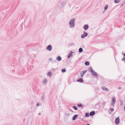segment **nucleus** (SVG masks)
Instances as JSON below:
<instances>
[{"label":"nucleus","mask_w":125,"mask_h":125,"mask_svg":"<svg viewBox=\"0 0 125 125\" xmlns=\"http://www.w3.org/2000/svg\"><path fill=\"white\" fill-rule=\"evenodd\" d=\"M88 69L91 72H92L93 70L92 69V68L91 67H90L88 68Z\"/></svg>","instance_id":"5701e85b"},{"label":"nucleus","mask_w":125,"mask_h":125,"mask_svg":"<svg viewBox=\"0 0 125 125\" xmlns=\"http://www.w3.org/2000/svg\"><path fill=\"white\" fill-rule=\"evenodd\" d=\"M41 113H39L38 114V115H41Z\"/></svg>","instance_id":"58836bf2"},{"label":"nucleus","mask_w":125,"mask_h":125,"mask_svg":"<svg viewBox=\"0 0 125 125\" xmlns=\"http://www.w3.org/2000/svg\"><path fill=\"white\" fill-rule=\"evenodd\" d=\"M108 5H106V6L104 7V9L105 10H106L107 8H108Z\"/></svg>","instance_id":"6ab92c4d"},{"label":"nucleus","mask_w":125,"mask_h":125,"mask_svg":"<svg viewBox=\"0 0 125 125\" xmlns=\"http://www.w3.org/2000/svg\"><path fill=\"white\" fill-rule=\"evenodd\" d=\"M62 72L63 73L65 72L66 71V69L65 68L62 69L61 70Z\"/></svg>","instance_id":"aec40b11"},{"label":"nucleus","mask_w":125,"mask_h":125,"mask_svg":"<svg viewBox=\"0 0 125 125\" xmlns=\"http://www.w3.org/2000/svg\"><path fill=\"white\" fill-rule=\"evenodd\" d=\"M82 106V105L81 104H78V105L77 106L78 107H81Z\"/></svg>","instance_id":"bb28decb"},{"label":"nucleus","mask_w":125,"mask_h":125,"mask_svg":"<svg viewBox=\"0 0 125 125\" xmlns=\"http://www.w3.org/2000/svg\"><path fill=\"white\" fill-rule=\"evenodd\" d=\"M73 53V52H71L69 53L68 54V58H69L71 57L72 56V54Z\"/></svg>","instance_id":"423d86ee"},{"label":"nucleus","mask_w":125,"mask_h":125,"mask_svg":"<svg viewBox=\"0 0 125 125\" xmlns=\"http://www.w3.org/2000/svg\"><path fill=\"white\" fill-rule=\"evenodd\" d=\"M88 35V33L84 31L83 34L81 36V37L82 38H84L85 37L87 36Z\"/></svg>","instance_id":"f03ea898"},{"label":"nucleus","mask_w":125,"mask_h":125,"mask_svg":"<svg viewBox=\"0 0 125 125\" xmlns=\"http://www.w3.org/2000/svg\"><path fill=\"white\" fill-rule=\"evenodd\" d=\"M91 72L94 75H96V76H97L96 73V72H95L93 70L92 72Z\"/></svg>","instance_id":"9b49d317"},{"label":"nucleus","mask_w":125,"mask_h":125,"mask_svg":"<svg viewBox=\"0 0 125 125\" xmlns=\"http://www.w3.org/2000/svg\"><path fill=\"white\" fill-rule=\"evenodd\" d=\"M78 116V115L77 114L74 115L72 118V119L73 120H75L76 118Z\"/></svg>","instance_id":"0eeeda50"},{"label":"nucleus","mask_w":125,"mask_h":125,"mask_svg":"<svg viewBox=\"0 0 125 125\" xmlns=\"http://www.w3.org/2000/svg\"><path fill=\"white\" fill-rule=\"evenodd\" d=\"M124 110H125V107H124Z\"/></svg>","instance_id":"ea45409f"},{"label":"nucleus","mask_w":125,"mask_h":125,"mask_svg":"<svg viewBox=\"0 0 125 125\" xmlns=\"http://www.w3.org/2000/svg\"><path fill=\"white\" fill-rule=\"evenodd\" d=\"M48 76H51V73L50 72H49L47 74Z\"/></svg>","instance_id":"a878e982"},{"label":"nucleus","mask_w":125,"mask_h":125,"mask_svg":"<svg viewBox=\"0 0 125 125\" xmlns=\"http://www.w3.org/2000/svg\"><path fill=\"white\" fill-rule=\"evenodd\" d=\"M85 116L87 117H88L89 116V113H86L85 115Z\"/></svg>","instance_id":"412c9836"},{"label":"nucleus","mask_w":125,"mask_h":125,"mask_svg":"<svg viewBox=\"0 0 125 125\" xmlns=\"http://www.w3.org/2000/svg\"><path fill=\"white\" fill-rule=\"evenodd\" d=\"M52 49V47L51 45H49L46 48V50L49 51H51Z\"/></svg>","instance_id":"20e7f679"},{"label":"nucleus","mask_w":125,"mask_h":125,"mask_svg":"<svg viewBox=\"0 0 125 125\" xmlns=\"http://www.w3.org/2000/svg\"><path fill=\"white\" fill-rule=\"evenodd\" d=\"M83 74H81V76L82 77L83 76Z\"/></svg>","instance_id":"c9c22d12"},{"label":"nucleus","mask_w":125,"mask_h":125,"mask_svg":"<svg viewBox=\"0 0 125 125\" xmlns=\"http://www.w3.org/2000/svg\"><path fill=\"white\" fill-rule=\"evenodd\" d=\"M120 105H122L123 104V102L122 101H121V100H120Z\"/></svg>","instance_id":"c756f323"},{"label":"nucleus","mask_w":125,"mask_h":125,"mask_svg":"<svg viewBox=\"0 0 125 125\" xmlns=\"http://www.w3.org/2000/svg\"><path fill=\"white\" fill-rule=\"evenodd\" d=\"M124 5L123 3H122V4H121V5L120 6V7H122Z\"/></svg>","instance_id":"7c9ffc66"},{"label":"nucleus","mask_w":125,"mask_h":125,"mask_svg":"<svg viewBox=\"0 0 125 125\" xmlns=\"http://www.w3.org/2000/svg\"><path fill=\"white\" fill-rule=\"evenodd\" d=\"M75 21V19H71L69 22L70 27L72 28L74 27V22Z\"/></svg>","instance_id":"f257e3e1"},{"label":"nucleus","mask_w":125,"mask_h":125,"mask_svg":"<svg viewBox=\"0 0 125 125\" xmlns=\"http://www.w3.org/2000/svg\"><path fill=\"white\" fill-rule=\"evenodd\" d=\"M75 110H77V107L75 106H73L72 107Z\"/></svg>","instance_id":"4be33fe9"},{"label":"nucleus","mask_w":125,"mask_h":125,"mask_svg":"<svg viewBox=\"0 0 125 125\" xmlns=\"http://www.w3.org/2000/svg\"><path fill=\"white\" fill-rule=\"evenodd\" d=\"M101 88L102 90L104 91H108V90L107 88L105 87H102Z\"/></svg>","instance_id":"1a4fd4ad"},{"label":"nucleus","mask_w":125,"mask_h":125,"mask_svg":"<svg viewBox=\"0 0 125 125\" xmlns=\"http://www.w3.org/2000/svg\"><path fill=\"white\" fill-rule=\"evenodd\" d=\"M86 125H90L89 124H87Z\"/></svg>","instance_id":"a19ab883"},{"label":"nucleus","mask_w":125,"mask_h":125,"mask_svg":"<svg viewBox=\"0 0 125 125\" xmlns=\"http://www.w3.org/2000/svg\"><path fill=\"white\" fill-rule=\"evenodd\" d=\"M65 3L64 2H62V3H61V4H62V5L63 6H64V4Z\"/></svg>","instance_id":"2f4dec72"},{"label":"nucleus","mask_w":125,"mask_h":125,"mask_svg":"<svg viewBox=\"0 0 125 125\" xmlns=\"http://www.w3.org/2000/svg\"><path fill=\"white\" fill-rule=\"evenodd\" d=\"M77 82L82 83L83 82V80L82 78H80L79 79L77 80Z\"/></svg>","instance_id":"4468645a"},{"label":"nucleus","mask_w":125,"mask_h":125,"mask_svg":"<svg viewBox=\"0 0 125 125\" xmlns=\"http://www.w3.org/2000/svg\"><path fill=\"white\" fill-rule=\"evenodd\" d=\"M83 51V49L82 48H80L79 49V52H81Z\"/></svg>","instance_id":"f3484780"},{"label":"nucleus","mask_w":125,"mask_h":125,"mask_svg":"<svg viewBox=\"0 0 125 125\" xmlns=\"http://www.w3.org/2000/svg\"><path fill=\"white\" fill-rule=\"evenodd\" d=\"M95 114V111H93L91 112L89 114L90 116H93V115H94Z\"/></svg>","instance_id":"6e6552de"},{"label":"nucleus","mask_w":125,"mask_h":125,"mask_svg":"<svg viewBox=\"0 0 125 125\" xmlns=\"http://www.w3.org/2000/svg\"><path fill=\"white\" fill-rule=\"evenodd\" d=\"M125 58H123L122 59V61H125Z\"/></svg>","instance_id":"473e14b6"},{"label":"nucleus","mask_w":125,"mask_h":125,"mask_svg":"<svg viewBox=\"0 0 125 125\" xmlns=\"http://www.w3.org/2000/svg\"><path fill=\"white\" fill-rule=\"evenodd\" d=\"M110 110L111 112L110 113V112H109V113L111 114L114 111V109L112 108H111L110 109Z\"/></svg>","instance_id":"dca6fc26"},{"label":"nucleus","mask_w":125,"mask_h":125,"mask_svg":"<svg viewBox=\"0 0 125 125\" xmlns=\"http://www.w3.org/2000/svg\"><path fill=\"white\" fill-rule=\"evenodd\" d=\"M41 105V104L40 103H38L37 104V106H38L39 105Z\"/></svg>","instance_id":"c85d7f7f"},{"label":"nucleus","mask_w":125,"mask_h":125,"mask_svg":"<svg viewBox=\"0 0 125 125\" xmlns=\"http://www.w3.org/2000/svg\"><path fill=\"white\" fill-rule=\"evenodd\" d=\"M90 63L88 61H86L85 63V64L86 66H88L89 65Z\"/></svg>","instance_id":"2eb2a0df"},{"label":"nucleus","mask_w":125,"mask_h":125,"mask_svg":"<svg viewBox=\"0 0 125 125\" xmlns=\"http://www.w3.org/2000/svg\"><path fill=\"white\" fill-rule=\"evenodd\" d=\"M125 56V53L123 54V53H122Z\"/></svg>","instance_id":"e433bc0d"},{"label":"nucleus","mask_w":125,"mask_h":125,"mask_svg":"<svg viewBox=\"0 0 125 125\" xmlns=\"http://www.w3.org/2000/svg\"><path fill=\"white\" fill-rule=\"evenodd\" d=\"M124 5L125 4V2H122Z\"/></svg>","instance_id":"72a5a7b5"},{"label":"nucleus","mask_w":125,"mask_h":125,"mask_svg":"<svg viewBox=\"0 0 125 125\" xmlns=\"http://www.w3.org/2000/svg\"><path fill=\"white\" fill-rule=\"evenodd\" d=\"M121 1V0H114V2L115 3H119Z\"/></svg>","instance_id":"a211bd4d"},{"label":"nucleus","mask_w":125,"mask_h":125,"mask_svg":"<svg viewBox=\"0 0 125 125\" xmlns=\"http://www.w3.org/2000/svg\"><path fill=\"white\" fill-rule=\"evenodd\" d=\"M118 88L119 89H121V87H119Z\"/></svg>","instance_id":"f704fd0d"},{"label":"nucleus","mask_w":125,"mask_h":125,"mask_svg":"<svg viewBox=\"0 0 125 125\" xmlns=\"http://www.w3.org/2000/svg\"><path fill=\"white\" fill-rule=\"evenodd\" d=\"M112 101L113 103H115L116 102V100L114 98H113L112 99Z\"/></svg>","instance_id":"b1692460"},{"label":"nucleus","mask_w":125,"mask_h":125,"mask_svg":"<svg viewBox=\"0 0 125 125\" xmlns=\"http://www.w3.org/2000/svg\"><path fill=\"white\" fill-rule=\"evenodd\" d=\"M120 119L119 117L116 118L115 120V122L116 124H118L119 123Z\"/></svg>","instance_id":"7ed1b4c3"},{"label":"nucleus","mask_w":125,"mask_h":125,"mask_svg":"<svg viewBox=\"0 0 125 125\" xmlns=\"http://www.w3.org/2000/svg\"><path fill=\"white\" fill-rule=\"evenodd\" d=\"M56 59L58 61H60L61 60L62 58L60 56H59L57 57L56 58Z\"/></svg>","instance_id":"9d476101"},{"label":"nucleus","mask_w":125,"mask_h":125,"mask_svg":"<svg viewBox=\"0 0 125 125\" xmlns=\"http://www.w3.org/2000/svg\"><path fill=\"white\" fill-rule=\"evenodd\" d=\"M49 60L52 62V63L54 62H55V60H53L52 58H49Z\"/></svg>","instance_id":"f8f14e48"},{"label":"nucleus","mask_w":125,"mask_h":125,"mask_svg":"<svg viewBox=\"0 0 125 125\" xmlns=\"http://www.w3.org/2000/svg\"><path fill=\"white\" fill-rule=\"evenodd\" d=\"M67 115H70V114H67Z\"/></svg>","instance_id":"4c0bfd02"},{"label":"nucleus","mask_w":125,"mask_h":125,"mask_svg":"<svg viewBox=\"0 0 125 125\" xmlns=\"http://www.w3.org/2000/svg\"><path fill=\"white\" fill-rule=\"evenodd\" d=\"M44 96H42L41 98V99L42 100V101H43V99H44Z\"/></svg>","instance_id":"cd10ccee"},{"label":"nucleus","mask_w":125,"mask_h":125,"mask_svg":"<svg viewBox=\"0 0 125 125\" xmlns=\"http://www.w3.org/2000/svg\"><path fill=\"white\" fill-rule=\"evenodd\" d=\"M87 72V70L82 71L81 72V74H82L83 75L84 74Z\"/></svg>","instance_id":"ddd939ff"},{"label":"nucleus","mask_w":125,"mask_h":125,"mask_svg":"<svg viewBox=\"0 0 125 125\" xmlns=\"http://www.w3.org/2000/svg\"><path fill=\"white\" fill-rule=\"evenodd\" d=\"M47 80H46V79H44V80L43 81V83H46L47 82Z\"/></svg>","instance_id":"393cba45"},{"label":"nucleus","mask_w":125,"mask_h":125,"mask_svg":"<svg viewBox=\"0 0 125 125\" xmlns=\"http://www.w3.org/2000/svg\"><path fill=\"white\" fill-rule=\"evenodd\" d=\"M89 28V26L88 25L85 24L83 27V28H84V30H87Z\"/></svg>","instance_id":"39448f33"}]
</instances>
